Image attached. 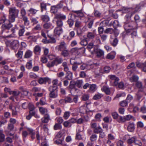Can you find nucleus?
<instances>
[{
  "mask_svg": "<svg viewBox=\"0 0 146 146\" xmlns=\"http://www.w3.org/2000/svg\"><path fill=\"white\" fill-rule=\"evenodd\" d=\"M9 20L11 22H13L16 17L18 16L19 11L15 7H11L9 8Z\"/></svg>",
  "mask_w": 146,
  "mask_h": 146,
  "instance_id": "1",
  "label": "nucleus"
},
{
  "mask_svg": "<svg viewBox=\"0 0 146 146\" xmlns=\"http://www.w3.org/2000/svg\"><path fill=\"white\" fill-rule=\"evenodd\" d=\"M125 29L126 31L134 29L135 28V23L134 22L129 23L125 22L124 25Z\"/></svg>",
  "mask_w": 146,
  "mask_h": 146,
  "instance_id": "2",
  "label": "nucleus"
},
{
  "mask_svg": "<svg viewBox=\"0 0 146 146\" xmlns=\"http://www.w3.org/2000/svg\"><path fill=\"white\" fill-rule=\"evenodd\" d=\"M9 23L7 25L3 24L2 25L1 28H2V33H3L5 30H9L12 27V25L10 23L11 22L9 20Z\"/></svg>",
  "mask_w": 146,
  "mask_h": 146,
  "instance_id": "3",
  "label": "nucleus"
},
{
  "mask_svg": "<svg viewBox=\"0 0 146 146\" xmlns=\"http://www.w3.org/2000/svg\"><path fill=\"white\" fill-rule=\"evenodd\" d=\"M50 80L49 78L47 77L40 78L38 80V82L40 84H45L47 82Z\"/></svg>",
  "mask_w": 146,
  "mask_h": 146,
  "instance_id": "4",
  "label": "nucleus"
},
{
  "mask_svg": "<svg viewBox=\"0 0 146 146\" xmlns=\"http://www.w3.org/2000/svg\"><path fill=\"white\" fill-rule=\"evenodd\" d=\"M68 87L70 89V92L73 89L74 90L75 92H77L78 90L76 88L73 80H72L70 82V84Z\"/></svg>",
  "mask_w": 146,
  "mask_h": 146,
  "instance_id": "5",
  "label": "nucleus"
},
{
  "mask_svg": "<svg viewBox=\"0 0 146 146\" xmlns=\"http://www.w3.org/2000/svg\"><path fill=\"white\" fill-rule=\"evenodd\" d=\"M99 65V63L97 62L93 63V64H86V69L90 70L91 69H92L95 67Z\"/></svg>",
  "mask_w": 146,
  "mask_h": 146,
  "instance_id": "6",
  "label": "nucleus"
},
{
  "mask_svg": "<svg viewBox=\"0 0 146 146\" xmlns=\"http://www.w3.org/2000/svg\"><path fill=\"white\" fill-rule=\"evenodd\" d=\"M74 81V83L76 87H77L79 88H82L83 81L82 80H77L76 81Z\"/></svg>",
  "mask_w": 146,
  "mask_h": 146,
  "instance_id": "7",
  "label": "nucleus"
},
{
  "mask_svg": "<svg viewBox=\"0 0 146 146\" xmlns=\"http://www.w3.org/2000/svg\"><path fill=\"white\" fill-rule=\"evenodd\" d=\"M56 5L58 9H61L62 8H63L64 9H65L66 6V4L64 1H62Z\"/></svg>",
  "mask_w": 146,
  "mask_h": 146,
  "instance_id": "8",
  "label": "nucleus"
},
{
  "mask_svg": "<svg viewBox=\"0 0 146 146\" xmlns=\"http://www.w3.org/2000/svg\"><path fill=\"white\" fill-rule=\"evenodd\" d=\"M87 49L92 54L95 53L98 48L97 46H87Z\"/></svg>",
  "mask_w": 146,
  "mask_h": 146,
  "instance_id": "9",
  "label": "nucleus"
},
{
  "mask_svg": "<svg viewBox=\"0 0 146 146\" xmlns=\"http://www.w3.org/2000/svg\"><path fill=\"white\" fill-rule=\"evenodd\" d=\"M50 119L49 115L48 114H46L44 115V116L41 119V122L42 123H47Z\"/></svg>",
  "mask_w": 146,
  "mask_h": 146,
  "instance_id": "10",
  "label": "nucleus"
},
{
  "mask_svg": "<svg viewBox=\"0 0 146 146\" xmlns=\"http://www.w3.org/2000/svg\"><path fill=\"white\" fill-rule=\"evenodd\" d=\"M134 124L133 123L129 122V125L127 127V129L129 132H132L135 129Z\"/></svg>",
  "mask_w": 146,
  "mask_h": 146,
  "instance_id": "11",
  "label": "nucleus"
},
{
  "mask_svg": "<svg viewBox=\"0 0 146 146\" xmlns=\"http://www.w3.org/2000/svg\"><path fill=\"white\" fill-rule=\"evenodd\" d=\"M63 32L62 28L56 27L54 30V33L55 35L60 36Z\"/></svg>",
  "mask_w": 146,
  "mask_h": 146,
  "instance_id": "12",
  "label": "nucleus"
},
{
  "mask_svg": "<svg viewBox=\"0 0 146 146\" xmlns=\"http://www.w3.org/2000/svg\"><path fill=\"white\" fill-rule=\"evenodd\" d=\"M101 90L104 92L107 95H110L111 94L110 88L106 86H103L101 88Z\"/></svg>",
  "mask_w": 146,
  "mask_h": 146,
  "instance_id": "13",
  "label": "nucleus"
},
{
  "mask_svg": "<svg viewBox=\"0 0 146 146\" xmlns=\"http://www.w3.org/2000/svg\"><path fill=\"white\" fill-rule=\"evenodd\" d=\"M95 53L98 57H100L103 56L104 54L103 51L98 48Z\"/></svg>",
  "mask_w": 146,
  "mask_h": 146,
  "instance_id": "14",
  "label": "nucleus"
},
{
  "mask_svg": "<svg viewBox=\"0 0 146 146\" xmlns=\"http://www.w3.org/2000/svg\"><path fill=\"white\" fill-rule=\"evenodd\" d=\"M54 62L55 65H57L58 64H61L63 61V59L58 56L56 57L53 60Z\"/></svg>",
  "mask_w": 146,
  "mask_h": 146,
  "instance_id": "15",
  "label": "nucleus"
},
{
  "mask_svg": "<svg viewBox=\"0 0 146 146\" xmlns=\"http://www.w3.org/2000/svg\"><path fill=\"white\" fill-rule=\"evenodd\" d=\"M20 27L21 28L19 30L18 34L19 36H22L23 35L25 32V27L24 26H20Z\"/></svg>",
  "mask_w": 146,
  "mask_h": 146,
  "instance_id": "16",
  "label": "nucleus"
},
{
  "mask_svg": "<svg viewBox=\"0 0 146 146\" xmlns=\"http://www.w3.org/2000/svg\"><path fill=\"white\" fill-rule=\"evenodd\" d=\"M39 111L40 113L42 115L48 114L47 113L48 110L46 108H44L43 107H40L39 108Z\"/></svg>",
  "mask_w": 146,
  "mask_h": 146,
  "instance_id": "17",
  "label": "nucleus"
},
{
  "mask_svg": "<svg viewBox=\"0 0 146 146\" xmlns=\"http://www.w3.org/2000/svg\"><path fill=\"white\" fill-rule=\"evenodd\" d=\"M55 18L61 20H65L66 19V16L61 14H57L55 15Z\"/></svg>",
  "mask_w": 146,
  "mask_h": 146,
  "instance_id": "18",
  "label": "nucleus"
},
{
  "mask_svg": "<svg viewBox=\"0 0 146 146\" xmlns=\"http://www.w3.org/2000/svg\"><path fill=\"white\" fill-rule=\"evenodd\" d=\"M48 90L50 92H58V86H50L48 88Z\"/></svg>",
  "mask_w": 146,
  "mask_h": 146,
  "instance_id": "19",
  "label": "nucleus"
},
{
  "mask_svg": "<svg viewBox=\"0 0 146 146\" xmlns=\"http://www.w3.org/2000/svg\"><path fill=\"white\" fill-rule=\"evenodd\" d=\"M110 41V44L112 45V46H116L117 44L118 40V39L115 37L113 39H111Z\"/></svg>",
  "mask_w": 146,
  "mask_h": 146,
  "instance_id": "20",
  "label": "nucleus"
},
{
  "mask_svg": "<svg viewBox=\"0 0 146 146\" xmlns=\"http://www.w3.org/2000/svg\"><path fill=\"white\" fill-rule=\"evenodd\" d=\"M56 23L57 25L56 27L62 28L63 26V23L62 20L60 19H58L56 21Z\"/></svg>",
  "mask_w": 146,
  "mask_h": 146,
  "instance_id": "21",
  "label": "nucleus"
},
{
  "mask_svg": "<svg viewBox=\"0 0 146 146\" xmlns=\"http://www.w3.org/2000/svg\"><path fill=\"white\" fill-rule=\"evenodd\" d=\"M58 96V92H50L49 94V97L52 98H56Z\"/></svg>",
  "mask_w": 146,
  "mask_h": 146,
  "instance_id": "22",
  "label": "nucleus"
},
{
  "mask_svg": "<svg viewBox=\"0 0 146 146\" xmlns=\"http://www.w3.org/2000/svg\"><path fill=\"white\" fill-rule=\"evenodd\" d=\"M41 50V48L39 46H36L34 49V52L36 54H40Z\"/></svg>",
  "mask_w": 146,
  "mask_h": 146,
  "instance_id": "23",
  "label": "nucleus"
},
{
  "mask_svg": "<svg viewBox=\"0 0 146 146\" xmlns=\"http://www.w3.org/2000/svg\"><path fill=\"white\" fill-rule=\"evenodd\" d=\"M121 11L122 12L124 13H128L129 12H131L134 11V10L125 7L123 8Z\"/></svg>",
  "mask_w": 146,
  "mask_h": 146,
  "instance_id": "24",
  "label": "nucleus"
},
{
  "mask_svg": "<svg viewBox=\"0 0 146 146\" xmlns=\"http://www.w3.org/2000/svg\"><path fill=\"white\" fill-rule=\"evenodd\" d=\"M46 4L44 2H42L40 3V7L41 12H42L44 10H46Z\"/></svg>",
  "mask_w": 146,
  "mask_h": 146,
  "instance_id": "25",
  "label": "nucleus"
},
{
  "mask_svg": "<svg viewBox=\"0 0 146 146\" xmlns=\"http://www.w3.org/2000/svg\"><path fill=\"white\" fill-rule=\"evenodd\" d=\"M68 80H71L72 79V73L70 71H68L66 73L65 77Z\"/></svg>",
  "mask_w": 146,
  "mask_h": 146,
  "instance_id": "26",
  "label": "nucleus"
},
{
  "mask_svg": "<svg viewBox=\"0 0 146 146\" xmlns=\"http://www.w3.org/2000/svg\"><path fill=\"white\" fill-rule=\"evenodd\" d=\"M81 100L83 101H86L88 100L89 99V95L86 94H83L81 97Z\"/></svg>",
  "mask_w": 146,
  "mask_h": 146,
  "instance_id": "27",
  "label": "nucleus"
},
{
  "mask_svg": "<svg viewBox=\"0 0 146 146\" xmlns=\"http://www.w3.org/2000/svg\"><path fill=\"white\" fill-rule=\"evenodd\" d=\"M58 9L56 5L52 6L51 7L50 11L51 13L55 14L57 12Z\"/></svg>",
  "mask_w": 146,
  "mask_h": 146,
  "instance_id": "28",
  "label": "nucleus"
},
{
  "mask_svg": "<svg viewBox=\"0 0 146 146\" xmlns=\"http://www.w3.org/2000/svg\"><path fill=\"white\" fill-rule=\"evenodd\" d=\"M103 130L100 126H99L93 129V131L94 133L98 134L100 132H102V131Z\"/></svg>",
  "mask_w": 146,
  "mask_h": 146,
  "instance_id": "29",
  "label": "nucleus"
},
{
  "mask_svg": "<svg viewBox=\"0 0 146 146\" xmlns=\"http://www.w3.org/2000/svg\"><path fill=\"white\" fill-rule=\"evenodd\" d=\"M32 52L31 51L28 50L26 52L24 56L25 58H29L32 56Z\"/></svg>",
  "mask_w": 146,
  "mask_h": 146,
  "instance_id": "30",
  "label": "nucleus"
},
{
  "mask_svg": "<svg viewBox=\"0 0 146 146\" xmlns=\"http://www.w3.org/2000/svg\"><path fill=\"white\" fill-rule=\"evenodd\" d=\"M106 33L112 34L113 33H115V31L114 29L112 28H108L106 29L104 31Z\"/></svg>",
  "mask_w": 146,
  "mask_h": 146,
  "instance_id": "31",
  "label": "nucleus"
},
{
  "mask_svg": "<svg viewBox=\"0 0 146 146\" xmlns=\"http://www.w3.org/2000/svg\"><path fill=\"white\" fill-rule=\"evenodd\" d=\"M41 19L44 22H47L49 20V18L48 16L47 15H43L41 17Z\"/></svg>",
  "mask_w": 146,
  "mask_h": 146,
  "instance_id": "32",
  "label": "nucleus"
},
{
  "mask_svg": "<svg viewBox=\"0 0 146 146\" xmlns=\"http://www.w3.org/2000/svg\"><path fill=\"white\" fill-rule=\"evenodd\" d=\"M109 21L108 20H105L102 21L100 24L103 25L104 26H111V23L109 24Z\"/></svg>",
  "mask_w": 146,
  "mask_h": 146,
  "instance_id": "33",
  "label": "nucleus"
},
{
  "mask_svg": "<svg viewBox=\"0 0 146 146\" xmlns=\"http://www.w3.org/2000/svg\"><path fill=\"white\" fill-rule=\"evenodd\" d=\"M48 37L50 38V39L48 40L49 43H54L56 42L55 39L52 36H50L48 35Z\"/></svg>",
  "mask_w": 146,
  "mask_h": 146,
  "instance_id": "34",
  "label": "nucleus"
},
{
  "mask_svg": "<svg viewBox=\"0 0 146 146\" xmlns=\"http://www.w3.org/2000/svg\"><path fill=\"white\" fill-rule=\"evenodd\" d=\"M103 95L102 94H95L93 97V99L95 100H97L100 99L102 97Z\"/></svg>",
  "mask_w": 146,
  "mask_h": 146,
  "instance_id": "35",
  "label": "nucleus"
},
{
  "mask_svg": "<svg viewBox=\"0 0 146 146\" xmlns=\"http://www.w3.org/2000/svg\"><path fill=\"white\" fill-rule=\"evenodd\" d=\"M28 11L30 12V13L32 15H35L36 14L38 10L33 8H31Z\"/></svg>",
  "mask_w": 146,
  "mask_h": 146,
  "instance_id": "36",
  "label": "nucleus"
},
{
  "mask_svg": "<svg viewBox=\"0 0 146 146\" xmlns=\"http://www.w3.org/2000/svg\"><path fill=\"white\" fill-rule=\"evenodd\" d=\"M139 79L138 77L136 75L133 76L130 78V80L131 82H137Z\"/></svg>",
  "mask_w": 146,
  "mask_h": 146,
  "instance_id": "37",
  "label": "nucleus"
},
{
  "mask_svg": "<svg viewBox=\"0 0 146 146\" xmlns=\"http://www.w3.org/2000/svg\"><path fill=\"white\" fill-rule=\"evenodd\" d=\"M96 85L95 84H92L90 85V90L94 92L95 91L96 89Z\"/></svg>",
  "mask_w": 146,
  "mask_h": 146,
  "instance_id": "38",
  "label": "nucleus"
},
{
  "mask_svg": "<svg viewBox=\"0 0 146 146\" xmlns=\"http://www.w3.org/2000/svg\"><path fill=\"white\" fill-rule=\"evenodd\" d=\"M80 63L77 62H74L72 64V69L74 71H76L78 68V65H79Z\"/></svg>",
  "mask_w": 146,
  "mask_h": 146,
  "instance_id": "39",
  "label": "nucleus"
},
{
  "mask_svg": "<svg viewBox=\"0 0 146 146\" xmlns=\"http://www.w3.org/2000/svg\"><path fill=\"white\" fill-rule=\"evenodd\" d=\"M40 104L43 106L46 104V101L44 98H41L40 100Z\"/></svg>",
  "mask_w": 146,
  "mask_h": 146,
  "instance_id": "40",
  "label": "nucleus"
},
{
  "mask_svg": "<svg viewBox=\"0 0 146 146\" xmlns=\"http://www.w3.org/2000/svg\"><path fill=\"white\" fill-rule=\"evenodd\" d=\"M63 125L64 127H71L72 126L69 120L68 121H66L64 122L63 123Z\"/></svg>",
  "mask_w": 146,
  "mask_h": 146,
  "instance_id": "41",
  "label": "nucleus"
},
{
  "mask_svg": "<svg viewBox=\"0 0 146 146\" xmlns=\"http://www.w3.org/2000/svg\"><path fill=\"white\" fill-rule=\"evenodd\" d=\"M136 137L134 136L129 139L127 140L128 143L130 144L133 142L135 143V140H136Z\"/></svg>",
  "mask_w": 146,
  "mask_h": 146,
  "instance_id": "42",
  "label": "nucleus"
},
{
  "mask_svg": "<svg viewBox=\"0 0 146 146\" xmlns=\"http://www.w3.org/2000/svg\"><path fill=\"white\" fill-rule=\"evenodd\" d=\"M119 104L122 107H126L127 106L128 102L126 100H123Z\"/></svg>",
  "mask_w": 146,
  "mask_h": 146,
  "instance_id": "43",
  "label": "nucleus"
},
{
  "mask_svg": "<svg viewBox=\"0 0 146 146\" xmlns=\"http://www.w3.org/2000/svg\"><path fill=\"white\" fill-rule=\"evenodd\" d=\"M26 67L28 69H31L32 67V62L31 60H30L27 63Z\"/></svg>",
  "mask_w": 146,
  "mask_h": 146,
  "instance_id": "44",
  "label": "nucleus"
},
{
  "mask_svg": "<svg viewBox=\"0 0 146 146\" xmlns=\"http://www.w3.org/2000/svg\"><path fill=\"white\" fill-rule=\"evenodd\" d=\"M70 113L69 111L65 112L63 115V117L65 119H67L69 117Z\"/></svg>",
  "mask_w": 146,
  "mask_h": 146,
  "instance_id": "45",
  "label": "nucleus"
},
{
  "mask_svg": "<svg viewBox=\"0 0 146 146\" xmlns=\"http://www.w3.org/2000/svg\"><path fill=\"white\" fill-rule=\"evenodd\" d=\"M64 139H59L55 140L54 141V143L55 144H56L58 145H62V141Z\"/></svg>",
  "mask_w": 146,
  "mask_h": 146,
  "instance_id": "46",
  "label": "nucleus"
},
{
  "mask_svg": "<svg viewBox=\"0 0 146 146\" xmlns=\"http://www.w3.org/2000/svg\"><path fill=\"white\" fill-rule=\"evenodd\" d=\"M136 86L138 88H142L143 87V84L142 83L139 81H137L135 83Z\"/></svg>",
  "mask_w": 146,
  "mask_h": 146,
  "instance_id": "47",
  "label": "nucleus"
},
{
  "mask_svg": "<svg viewBox=\"0 0 146 146\" xmlns=\"http://www.w3.org/2000/svg\"><path fill=\"white\" fill-rule=\"evenodd\" d=\"M15 138L16 139L18 137L16 135L15 137L14 136H13L12 138H11L9 137H8L6 138V140L7 141L10 143H12V139L14 138Z\"/></svg>",
  "mask_w": 146,
  "mask_h": 146,
  "instance_id": "48",
  "label": "nucleus"
},
{
  "mask_svg": "<svg viewBox=\"0 0 146 146\" xmlns=\"http://www.w3.org/2000/svg\"><path fill=\"white\" fill-rule=\"evenodd\" d=\"M46 65L48 67L50 68L53 67L54 65H55L54 63V62L52 61L51 62H48L47 64Z\"/></svg>",
  "mask_w": 146,
  "mask_h": 146,
  "instance_id": "49",
  "label": "nucleus"
},
{
  "mask_svg": "<svg viewBox=\"0 0 146 146\" xmlns=\"http://www.w3.org/2000/svg\"><path fill=\"white\" fill-rule=\"evenodd\" d=\"M72 12L78 15L80 17H82L83 16V14L81 10L78 11H73Z\"/></svg>",
  "mask_w": 146,
  "mask_h": 146,
  "instance_id": "50",
  "label": "nucleus"
},
{
  "mask_svg": "<svg viewBox=\"0 0 146 146\" xmlns=\"http://www.w3.org/2000/svg\"><path fill=\"white\" fill-rule=\"evenodd\" d=\"M74 21L72 19H70L68 20L67 21V23L69 25L70 27H71L74 24Z\"/></svg>",
  "mask_w": 146,
  "mask_h": 146,
  "instance_id": "51",
  "label": "nucleus"
},
{
  "mask_svg": "<svg viewBox=\"0 0 146 146\" xmlns=\"http://www.w3.org/2000/svg\"><path fill=\"white\" fill-rule=\"evenodd\" d=\"M117 121L119 123L123 122L125 121L124 117H119L117 119Z\"/></svg>",
  "mask_w": 146,
  "mask_h": 146,
  "instance_id": "52",
  "label": "nucleus"
},
{
  "mask_svg": "<svg viewBox=\"0 0 146 146\" xmlns=\"http://www.w3.org/2000/svg\"><path fill=\"white\" fill-rule=\"evenodd\" d=\"M94 16L97 17H100L101 16V13L97 10H95L94 11Z\"/></svg>",
  "mask_w": 146,
  "mask_h": 146,
  "instance_id": "53",
  "label": "nucleus"
},
{
  "mask_svg": "<svg viewBox=\"0 0 146 146\" xmlns=\"http://www.w3.org/2000/svg\"><path fill=\"white\" fill-rule=\"evenodd\" d=\"M23 20L24 21V24L25 25H28L29 24V21L28 20V18L26 16L23 17Z\"/></svg>",
  "mask_w": 146,
  "mask_h": 146,
  "instance_id": "54",
  "label": "nucleus"
},
{
  "mask_svg": "<svg viewBox=\"0 0 146 146\" xmlns=\"http://www.w3.org/2000/svg\"><path fill=\"white\" fill-rule=\"evenodd\" d=\"M109 77L110 78V79L111 80H113L114 81L115 80H117V81H119V78L116 77L114 75H110L109 76Z\"/></svg>",
  "mask_w": 146,
  "mask_h": 146,
  "instance_id": "55",
  "label": "nucleus"
},
{
  "mask_svg": "<svg viewBox=\"0 0 146 146\" xmlns=\"http://www.w3.org/2000/svg\"><path fill=\"white\" fill-rule=\"evenodd\" d=\"M109 77L110 78V79L111 80H113L114 81L115 80H117V81H119V78L116 77L114 75H110L109 76Z\"/></svg>",
  "mask_w": 146,
  "mask_h": 146,
  "instance_id": "56",
  "label": "nucleus"
},
{
  "mask_svg": "<svg viewBox=\"0 0 146 146\" xmlns=\"http://www.w3.org/2000/svg\"><path fill=\"white\" fill-rule=\"evenodd\" d=\"M120 89H123L124 88V85L123 82H120L119 83H118L117 86Z\"/></svg>",
  "mask_w": 146,
  "mask_h": 146,
  "instance_id": "57",
  "label": "nucleus"
},
{
  "mask_svg": "<svg viewBox=\"0 0 146 146\" xmlns=\"http://www.w3.org/2000/svg\"><path fill=\"white\" fill-rule=\"evenodd\" d=\"M65 103H71L72 102V100L70 97H66L64 100Z\"/></svg>",
  "mask_w": 146,
  "mask_h": 146,
  "instance_id": "58",
  "label": "nucleus"
},
{
  "mask_svg": "<svg viewBox=\"0 0 146 146\" xmlns=\"http://www.w3.org/2000/svg\"><path fill=\"white\" fill-rule=\"evenodd\" d=\"M111 68L110 67L108 66H105L104 69V72L106 73H108L110 70Z\"/></svg>",
  "mask_w": 146,
  "mask_h": 146,
  "instance_id": "59",
  "label": "nucleus"
},
{
  "mask_svg": "<svg viewBox=\"0 0 146 146\" xmlns=\"http://www.w3.org/2000/svg\"><path fill=\"white\" fill-rule=\"evenodd\" d=\"M112 25L113 27L115 29L117 27L119 26V23L118 21L115 20L113 22Z\"/></svg>",
  "mask_w": 146,
  "mask_h": 146,
  "instance_id": "60",
  "label": "nucleus"
},
{
  "mask_svg": "<svg viewBox=\"0 0 146 146\" xmlns=\"http://www.w3.org/2000/svg\"><path fill=\"white\" fill-rule=\"evenodd\" d=\"M133 99V96L130 94H128L126 98V101L128 102H130Z\"/></svg>",
  "mask_w": 146,
  "mask_h": 146,
  "instance_id": "61",
  "label": "nucleus"
},
{
  "mask_svg": "<svg viewBox=\"0 0 146 146\" xmlns=\"http://www.w3.org/2000/svg\"><path fill=\"white\" fill-rule=\"evenodd\" d=\"M115 57V55H113L111 53H109L107 54L106 56V58L107 59L112 60Z\"/></svg>",
  "mask_w": 146,
  "mask_h": 146,
  "instance_id": "62",
  "label": "nucleus"
},
{
  "mask_svg": "<svg viewBox=\"0 0 146 146\" xmlns=\"http://www.w3.org/2000/svg\"><path fill=\"white\" fill-rule=\"evenodd\" d=\"M23 54V51H19L18 53L16 54V55L17 58H22Z\"/></svg>",
  "mask_w": 146,
  "mask_h": 146,
  "instance_id": "63",
  "label": "nucleus"
},
{
  "mask_svg": "<svg viewBox=\"0 0 146 146\" xmlns=\"http://www.w3.org/2000/svg\"><path fill=\"white\" fill-rule=\"evenodd\" d=\"M97 136L96 134H92L90 138V140L92 141H94L96 139Z\"/></svg>",
  "mask_w": 146,
  "mask_h": 146,
  "instance_id": "64",
  "label": "nucleus"
}]
</instances>
